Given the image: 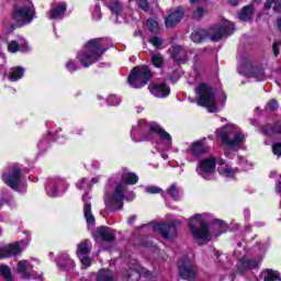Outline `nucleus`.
Instances as JSON below:
<instances>
[{
    "label": "nucleus",
    "mask_w": 281,
    "mask_h": 281,
    "mask_svg": "<svg viewBox=\"0 0 281 281\" xmlns=\"http://www.w3.org/2000/svg\"><path fill=\"white\" fill-rule=\"evenodd\" d=\"M116 173L112 176L105 186L104 203L108 212H115V210H122L124 207V199L126 195V186H135L139 181V177L135 172Z\"/></svg>",
    "instance_id": "1"
},
{
    "label": "nucleus",
    "mask_w": 281,
    "mask_h": 281,
    "mask_svg": "<svg viewBox=\"0 0 281 281\" xmlns=\"http://www.w3.org/2000/svg\"><path fill=\"white\" fill-rule=\"evenodd\" d=\"M131 135L134 142H148L155 139V135H157L167 149L172 146V136L157 123H146V121L140 120L137 125L132 128Z\"/></svg>",
    "instance_id": "2"
},
{
    "label": "nucleus",
    "mask_w": 281,
    "mask_h": 281,
    "mask_svg": "<svg viewBox=\"0 0 281 281\" xmlns=\"http://www.w3.org/2000/svg\"><path fill=\"white\" fill-rule=\"evenodd\" d=\"M109 49L105 38H93L86 43L82 50L77 54V59L82 67H91L102 58L103 54Z\"/></svg>",
    "instance_id": "3"
},
{
    "label": "nucleus",
    "mask_w": 281,
    "mask_h": 281,
    "mask_svg": "<svg viewBox=\"0 0 281 281\" xmlns=\"http://www.w3.org/2000/svg\"><path fill=\"white\" fill-rule=\"evenodd\" d=\"M206 218L207 214H195L189 220V229L198 245H205V243L212 240V233H210Z\"/></svg>",
    "instance_id": "4"
},
{
    "label": "nucleus",
    "mask_w": 281,
    "mask_h": 281,
    "mask_svg": "<svg viewBox=\"0 0 281 281\" xmlns=\"http://www.w3.org/2000/svg\"><path fill=\"white\" fill-rule=\"evenodd\" d=\"M217 137L223 144H226L229 148L238 150L245 142V135L240 133V130L236 125H226L221 130L216 131Z\"/></svg>",
    "instance_id": "5"
},
{
    "label": "nucleus",
    "mask_w": 281,
    "mask_h": 281,
    "mask_svg": "<svg viewBox=\"0 0 281 281\" xmlns=\"http://www.w3.org/2000/svg\"><path fill=\"white\" fill-rule=\"evenodd\" d=\"M195 93L198 95L196 104L199 106H205L209 113H216L218 109L216 106V95L214 93V89H212L210 85L204 82L198 85Z\"/></svg>",
    "instance_id": "6"
},
{
    "label": "nucleus",
    "mask_w": 281,
    "mask_h": 281,
    "mask_svg": "<svg viewBox=\"0 0 281 281\" xmlns=\"http://www.w3.org/2000/svg\"><path fill=\"white\" fill-rule=\"evenodd\" d=\"M151 78L153 71L148 66H138L131 71L127 82L133 89H142V87L148 85Z\"/></svg>",
    "instance_id": "7"
},
{
    "label": "nucleus",
    "mask_w": 281,
    "mask_h": 281,
    "mask_svg": "<svg viewBox=\"0 0 281 281\" xmlns=\"http://www.w3.org/2000/svg\"><path fill=\"white\" fill-rule=\"evenodd\" d=\"M12 19L19 25H29L31 21H34V7L32 3L16 4L13 8Z\"/></svg>",
    "instance_id": "8"
},
{
    "label": "nucleus",
    "mask_w": 281,
    "mask_h": 281,
    "mask_svg": "<svg viewBox=\"0 0 281 281\" xmlns=\"http://www.w3.org/2000/svg\"><path fill=\"white\" fill-rule=\"evenodd\" d=\"M231 34H234V24L229 21H224L222 24H216L207 31L209 38L214 42H218Z\"/></svg>",
    "instance_id": "9"
},
{
    "label": "nucleus",
    "mask_w": 281,
    "mask_h": 281,
    "mask_svg": "<svg viewBox=\"0 0 281 281\" xmlns=\"http://www.w3.org/2000/svg\"><path fill=\"white\" fill-rule=\"evenodd\" d=\"M2 181L12 190H19L21 186V167L19 165H11L8 171L2 173Z\"/></svg>",
    "instance_id": "10"
},
{
    "label": "nucleus",
    "mask_w": 281,
    "mask_h": 281,
    "mask_svg": "<svg viewBox=\"0 0 281 281\" xmlns=\"http://www.w3.org/2000/svg\"><path fill=\"white\" fill-rule=\"evenodd\" d=\"M179 276L182 280L193 281L196 279V266L190 258H183L179 261Z\"/></svg>",
    "instance_id": "11"
},
{
    "label": "nucleus",
    "mask_w": 281,
    "mask_h": 281,
    "mask_svg": "<svg viewBox=\"0 0 281 281\" xmlns=\"http://www.w3.org/2000/svg\"><path fill=\"white\" fill-rule=\"evenodd\" d=\"M69 188V184L67 181L63 178H54L48 181L46 184V192L48 196H60L63 192H67V189Z\"/></svg>",
    "instance_id": "12"
},
{
    "label": "nucleus",
    "mask_w": 281,
    "mask_h": 281,
    "mask_svg": "<svg viewBox=\"0 0 281 281\" xmlns=\"http://www.w3.org/2000/svg\"><path fill=\"white\" fill-rule=\"evenodd\" d=\"M31 238L27 237L26 240H21L18 244H10L9 246H4L0 248V258H12V256H16L30 245Z\"/></svg>",
    "instance_id": "13"
},
{
    "label": "nucleus",
    "mask_w": 281,
    "mask_h": 281,
    "mask_svg": "<svg viewBox=\"0 0 281 281\" xmlns=\"http://www.w3.org/2000/svg\"><path fill=\"white\" fill-rule=\"evenodd\" d=\"M214 170H216V159L214 157L202 159L196 167L198 175L206 180H210L209 175H213Z\"/></svg>",
    "instance_id": "14"
},
{
    "label": "nucleus",
    "mask_w": 281,
    "mask_h": 281,
    "mask_svg": "<svg viewBox=\"0 0 281 281\" xmlns=\"http://www.w3.org/2000/svg\"><path fill=\"white\" fill-rule=\"evenodd\" d=\"M177 225H181V222L175 221L169 224H157L154 229L161 234L162 238L170 240L177 236Z\"/></svg>",
    "instance_id": "15"
},
{
    "label": "nucleus",
    "mask_w": 281,
    "mask_h": 281,
    "mask_svg": "<svg viewBox=\"0 0 281 281\" xmlns=\"http://www.w3.org/2000/svg\"><path fill=\"white\" fill-rule=\"evenodd\" d=\"M143 272L144 268H142L136 260H132L128 265V269L123 272V279L126 281H139Z\"/></svg>",
    "instance_id": "16"
},
{
    "label": "nucleus",
    "mask_w": 281,
    "mask_h": 281,
    "mask_svg": "<svg viewBox=\"0 0 281 281\" xmlns=\"http://www.w3.org/2000/svg\"><path fill=\"white\" fill-rule=\"evenodd\" d=\"M148 89L155 98H168L170 95V86L166 83L151 82Z\"/></svg>",
    "instance_id": "17"
},
{
    "label": "nucleus",
    "mask_w": 281,
    "mask_h": 281,
    "mask_svg": "<svg viewBox=\"0 0 281 281\" xmlns=\"http://www.w3.org/2000/svg\"><path fill=\"white\" fill-rule=\"evenodd\" d=\"M186 16V10L182 7H178L172 10L169 15L166 18L165 23L167 27H175L178 23L181 22V19Z\"/></svg>",
    "instance_id": "18"
},
{
    "label": "nucleus",
    "mask_w": 281,
    "mask_h": 281,
    "mask_svg": "<svg viewBox=\"0 0 281 281\" xmlns=\"http://www.w3.org/2000/svg\"><path fill=\"white\" fill-rule=\"evenodd\" d=\"M207 150H210V148L205 146V138H202L201 140L191 144V146L186 149V153L193 157H201V155H205Z\"/></svg>",
    "instance_id": "19"
},
{
    "label": "nucleus",
    "mask_w": 281,
    "mask_h": 281,
    "mask_svg": "<svg viewBox=\"0 0 281 281\" xmlns=\"http://www.w3.org/2000/svg\"><path fill=\"white\" fill-rule=\"evenodd\" d=\"M30 47L27 46V42L23 36H18V41H11L8 44V52L11 54H16V52H29Z\"/></svg>",
    "instance_id": "20"
},
{
    "label": "nucleus",
    "mask_w": 281,
    "mask_h": 281,
    "mask_svg": "<svg viewBox=\"0 0 281 281\" xmlns=\"http://www.w3.org/2000/svg\"><path fill=\"white\" fill-rule=\"evenodd\" d=\"M89 199H91L89 193L82 195V201L85 202L83 214L88 225H95V217L93 216V213H91V203L88 202Z\"/></svg>",
    "instance_id": "21"
},
{
    "label": "nucleus",
    "mask_w": 281,
    "mask_h": 281,
    "mask_svg": "<svg viewBox=\"0 0 281 281\" xmlns=\"http://www.w3.org/2000/svg\"><path fill=\"white\" fill-rule=\"evenodd\" d=\"M57 266L64 271H69L76 267V262L69 258V255L61 254L57 259Z\"/></svg>",
    "instance_id": "22"
},
{
    "label": "nucleus",
    "mask_w": 281,
    "mask_h": 281,
    "mask_svg": "<svg viewBox=\"0 0 281 281\" xmlns=\"http://www.w3.org/2000/svg\"><path fill=\"white\" fill-rule=\"evenodd\" d=\"M218 164V172L222 177H226L227 179L234 177L236 175V169H232L229 165L225 164V160L221 159L217 161Z\"/></svg>",
    "instance_id": "23"
},
{
    "label": "nucleus",
    "mask_w": 281,
    "mask_h": 281,
    "mask_svg": "<svg viewBox=\"0 0 281 281\" xmlns=\"http://www.w3.org/2000/svg\"><path fill=\"white\" fill-rule=\"evenodd\" d=\"M98 234L105 243H112V240H115V231L109 227L101 226L98 229Z\"/></svg>",
    "instance_id": "24"
},
{
    "label": "nucleus",
    "mask_w": 281,
    "mask_h": 281,
    "mask_svg": "<svg viewBox=\"0 0 281 281\" xmlns=\"http://www.w3.org/2000/svg\"><path fill=\"white\" fill-rule=\"evenodd\" d=\"M25 76V69L23 67H13L9 70L8 79L10 82H18Z\"/></svg>",
    "instance_id": "25"
},
{
    "label": "nucleus",
    "mask_w": 281,
    "mask_h": 281,
    "mask_svg": "<svg viewBox=\"0 0 281 281\" xmlns=\"http://www.w3.org/2000/svg\"><path fill=\"white\" fill-rule=\"evenodd\" d=\"M65 12H67V3L61 2L56 8L53 9L52 14L49 15V19L52 21L56 19H63V16H65Z\"/></svg>",
    "instance_id": "26"
},
{
    "label": "nucleus",
    "mask_w": 281,
    "mask_h": 281,
    "mask_svg": "<svg viewBox=\"0 0 281 281\" xmlns=\"http://www.w3.org/2000/svg\"><path fill=\"white\" fill-rule=\"evenodd\" d=\"M91 240L85 239L77 246V256H89L91 254Z\"/></svg>",
    "instance_id": "27"
},
{
    "label": "nucleus",
    "mask_w": 281,
    "mask_h": 281,
    "mask_svg": "<svg viewBox=\"0 0 281 281\" xmlns=\"http://www.w3.org/2000/svg\"><path fill=\"white\" fill-rule=\"evenodd\" d=\"M32 263L27 260H22L18 262V273L22 276V278H30V271H32Z\"/></svg>",
    "instance_id": "28"
},
{
    "label": "nucleus",
    "mask_w": 281,
    "mask_h": 281,
    "mask_svg": "<svg viewBox=\"0 0 281 281\" xmlns=\"http://www.w3.org/2000/svg\"><path fill=\"white\" fill-rule=\"evenodd\" d=\"M263 281H281L280 273L272 269H266L261 272Z\"/></svg>",
    "instance_id": "29"
},
{
    "label": "nucleus",
    "mask_w": 281,
    "mask_h": 281,
    "mask_svg": "<svg viewBox=\"0 0 281 281\" xmlns=\"http://www.w3.org/2000/svg\"><path fill=\"white\" fill-rule=\"evenodd\" d=\"M207 31L205 30H198V31H194L192 34H191V41L193 43H203V41H205V38H207Z\"/></svg>",
    "instance_id": "30"
},
{
    "label": "nucleus",
    "mask_w": 281,
    "mask_h": 281,
    "mask_svg": "<svg viewBox=\"0 0 281 281\" xmlns=\"http://www.w3.org/2000/svg\"><path fill=\"white\" fill-rule=\"evenodd\" d=\"M240 265L244 270L256 269L258 267V265H260V261H258L256 259H249L247 257H244L240 259Z\"/></svg>",
    "instance_id": "31"
},
{
    "label": "nucleus",
    "mask_w": 281,
    "mask_h": 281,
    "mask_svg": "<svg viewBox=\"0 0 281 281\" xmlns=\"http://www.w3.org/2000/svg\"><path fill=\"white\" fill-rule=\"evenodd\" d=\"M251 16H254V5H246L239 13L240 21H251Z\"/></svg>",
    "instance_id": "32"
},
{
    "label": "nucleus",
    "mask_w": 281,
    "mask_h": 281,
    "mask_svg": "<svg viewBox=\"0 0 281 281\" xmlns=\"http://www.w3.org/2000/svg\"><path fill=\"white\" fill-rule=\"evenodd\" d=\"M97 281H113V271L101 269L97 276Z\"/></svg>",
    "instance_id": "33"
},
{
    "label": "nucleus",
    "mask_w": 281,
    "mask_h": 281,
    "mask_svg": "<svg viewBox=\"0 0 281 281\" xmlns=\"http://www.w3.org/2000/svg\"><path fill=\"white\" fill-rule=\"evenodd\" d=\"M266 10H273V12L281 13V0H267L265 3Z\"/></svg>",
    "instance_id": "34"
},
{
    "label": "nucleus",
    "mask_w": 281,
    "mask_h": 281,
    "mask_svg": "<svg viewBox=\"0 0 281 281\" xmlns=\"http://www.w3.org/2000/svg\"><path fill=\"white\" fill-rule=\"evenodd\" d=\"M167 194H169L173 201H179L181 191L177 188V184L173 183L167 189Z\"/></svg>",
    "instance_id": "35"
},
{
    "label": "nucleus",
    "mask_w": 281,
    "mask_h": 281,
    "mask_svg": "<svg viewBox=\"0 0 281 281\" xmlns=\"http://www.w3.org/2000/svg\"><path fill=\"white\" fill-rule=\"evenodd\" d=\"M151 64L156 69H161V67H164V56L161 53L151 54Z\"/></svg>",
    "instance_id": "36"
},
{
    "label": "nucleus",
    "mask_w": 281,
    "mask_h": 281,
    "mask_svg": "<svg viewBox=\"0 0 281 281\" xmlns=\"http://www.w3.org/2000/svg\"><path fill=\"white\" fill-rule=\"evenodd\" d=\"M251 78H255L257 82H262L263 80H267V75L265 74V70L262 68H256L251 71Z\"/></svg>",
    "instance_id": "37"
},
{
    "label": "nucleus",
    "mask_w": 281,
    "mask_h": 281,
    "mask_svg": "<svg viewBox=\"0 0 281 281\" xmlns=\"http://www.w3.org/2000/svg\"><path fill=\"white\" fill-rule=\"evenodd\" d=\"M108 8L113 14H122V2L120 0H112Z\"/></svg>",
    "instance_id": "38"
},
{
    "label": "nucleus",
    "mask_w": 281,
    "mask_h": 281,
    "mask_svg": "<svg viewBox=\"0 0 281 281\" xmlns=\"http://www.w3.org/2000/svg\"><path fill=\"white\" fill-rule=\"evenodd\" d=\"M147 26L149 32H151V34H159V23H157V21L153 19L148 20Z\"/></svg>",
    "instance_id": "39"
},
{
    "label": "nucleus",
    "mask_w": 281,
    "mask_h": 281,
    "mask_svg": "<svg viewBox=\"0 0 281 281\" xmlns=\"http://www.w3.org/2000/svg\"><path fill=\"white\" fill-rule=\"evenodd\" d=\"M0 276H3L4 280H10L12 278V271L8 266H0Z\"/></svg>",
    "instance_id": "40"
},
{
    "label": "nucleus",
    "mask_w": 281,
    "mask_h": 281,
    "mask_svg": "<svg viewBox=\"0 0 281 281\" xmlns=\"http://www.w3.org/2000/svg\"><path fill=\"white\" fill-rule=\"evenodd\" d=\"M214 225H218V227H222V231L220 233L213 234L214 236H221V234H225L227 232V223L223 220H215Z\"/></svg>",
    "instance_id": "41"
},
{
    "label": "nucleus",
    "mask_w": 281,
    "mask_h": 281,
    "mask_svg": "<svg viewBox=\"0 0 281 281\" xmlns=\"http://www.w3.org/2000/svg\"><path fill=\"white\" fill-rule=\"evenodd\" d=\"M78 190H91V184L87 181V178H82L77 182Z\"/></svg>",
    "instance_id": "42"
},
{
    "label": "nucleus",
    "mask_w": 281,
    "mask_h": 281,
    "mask_svg": "<svg viewBox=\"0 0 281 281\" xmlns=\"http://www.w3.org/2000/svg\"><path fill=\"white\" fill-rule=\"evenodd\" d=\"M205 14V9L202 7H199L195 11H193L192 19H195V21H199L200 19H203V15Z\"/></svg>",
    "instance_id": "43"
},
{
    "label": "nucleus",
    "mask_w": 281,
    "mask_h": 281,
    "mask_svg": "<svg viewBox=\"0 0 281 281\" xmlns=\"http://www.w3.org/2000/svg\"><path fill=\"white\" fill-rule=\"evenodd\" d=\"M78 258L83 269H88V267H91V258H89L87 255L79 256Z\"/></svg>",
    "instance_id": "44"
},
{
    "label": "nucleus",
    "mask_w": 281,
    "mask_h": 281,
    "mask_svg": "<svg viewBox=\"0 0 281 281\" xmlns=\"http://www.w3.org/2000/svg\"><path fill=\"white\" fill-rule=\"evenodd\" d=\"M66 69L67 71H70V74H74V71H78L79 67L77 66L76 61L70 59L66 63Z\"/></svg>",
    "instance_id": "45"
},
{
    "label": "nucleus",
    "mask_w": 281,
    "mask_h": 281,
    "mask_svg": "<svg viewBox=\"0 0 281 281\" xmlns=\"http://www.w3.org/2000/svg\"><path fill=\"white\" fill-rule=\"evenodd\" d=\"M149 43L151 45H154V47H156V49H159V47H161V45H164V40H161V37H151L149 38Z\"/></svg>",
    "instance_id": "46"
},
{
    "label": "nucleus",
    "mask_w": 281,
    "mask_h": 281,
    "mask_svg": "<svg viewBox=\"0 0 281 281\" xmlns=\"http://www.w3.org/2000/svg\"><path fill=\"white\" fill-rule=\"evenodd\" d=\"M92 16L95 21H100V19H102V13H101V9H100V4H95L93 12H92Z\"/></svg>",
    "instance_id": "47"
},
{
    "label": "nucleus",
    "mask_w": 281,
    "mask_h": 281,
    "mask_svg": "<svg viewBox=\"0 0 281 281\" xmlns=\"http://www.w3.org/2000/svg\"><path fill=\"white\" fill-rule=\"evenodd\" d=\"M145 192H147V194H159V192H161V188L149 186L145 188Z\"/></svg>",
    "instance_id": "48"
},
{
    "label": "nucleus",
    "mask_w": 281,
    "mask_h": 281,
    "mask_svg": "<svg viewBox=\"0 0 281 281\" xmlns=\"http://www.w3.org/2000/svg\"><path fill=\"white\" fill-rule=\"evenodd\" d=\"M138 8H140V10H144V12H148L150 8V5L148 4V0H139Z\"/></svg>",
    "instance_id": "49"
},
{
    "label": "nucleus",
    "mask_w": 281,
    "mask_h": 281,
    "mask_svg": "<svg viewBox=\"0 0 281 281\" xmlns=\"http://www.w3.org/2000/svg\"><path fill=\"white\" fill-rule=\"evenodd\" d=\"M278 106H280V104H278L276 99L270 100V102L267 104V109L269 111H276L278 109Z\"/></svg>",
    "instance_id": "50"
},
{
    "label": "nucleus",
    "mask_w": 281,
    "mask_h": 281,
    "mask_svg": "<svg viewBox=\"0 0 281 281\" xmlns=\"http://www.w3.org/2000/svg\"><path fill=\"white\" fill-rule=\"evenodd\" d=\"M273 155H277V157H281V143H277L272 146Z\"/></svg>",
    "instance_id": "51"
},
{
    "label": "nucleus",
    "mask_w": 281,
    "mask_h": 281,
    "mask_svg": "<svg viewBox=\"0 0 281 281\" xmlns=\"http://www.w3.org/2000/svg\"><path fill=\"white\" fill-rule=\"evenodd\" d=\"M108 101L110 102V106H117V104H120V99L115 95H110Z\"/></svg>",
    "instance_id": "52"
},
{
    "label": "nucleus",
    "mask_w": 281,
    "mask_h": 281,
    "mask_svg": "<svg viewBox=\"0 0 281 281\" xmlns=\"http://www.w3.org/2000/svg\"><path fill=\"white\" fill-rule=\"evenodd\" d=\"M280 42H274L272 45L273 54L274 56H278L280 54Z\"/></svg>",
    "instance_id": "53"
},
{
    "label": "nucleus",
    "mask_w": 281,
    "mask_h": 281,
    "mask_svg": "<svg viewBox=\"0 0 281 281\" xmlns=\"http://www.w3.org/2000/svg\"><path fill=\"white\" fill-rule=\"evenodd\" d=\"M49 135H52V133H48V136L46 138L40 140L38 148H43V144H49Z\"/></svg>",
    "instance_id": "54"
},
{
    "label": "nucleus",
    "mask_w": 281,
    "mask_h": 281,
    "mask_svg": "<svg viewBox=\"0 0 281 281\" xmlns=\"http://www.w3.org/2000/svg\"><path fill=\"white\" fill-rule=\"evenodd\" d=\"M99 182H100V176L92 178L91 181L89 182V184L92 188L94 186V183H99Z\"/></svg>",
    "instance_id": "55"
},
{
    "label": "nucleus",
    "mask_w": 281,
    "mask_h": 281,
    "mask_svg": "<svg viewBox=\"0 0 281 281\" xmlns=\"http://www.w3.org/2000/svg\"><path fill=\"white\" fill-rule=\"evenodd\" d=\"M135 221H137V215H132L128 217L127 223H128V225H133V223H135Z\"/></svg>",
    "instance_id": "56"
},
{
    "label": "nucleus",
    "mask_w": 281,
    "mask_h": 281,
    "mask_svg": "<svg viewBox=\"0 0 281 281\" xmlns=\"http://www.w3.org/2000/svg\"><path fill=\"white\" fill-rule=\"evenodd\" d=\"M126 201H133L135 199V193L131 192L127 196H125Z\"/></svg>",
    "instance_id": "57"
},
{
    "label": "nucleus",
    "mask_w": 281,
    "mask_h": 281,
    "mask_svg": "<svg viewBox=\"0 0 281 281\" xmlns=\"http://www.w3.org/2000/svg\"><path fill=\"white\" fill-rule=\"evenodd\" d=\"M276 191L278 194H281V181L277 184Z\"/></svg>",
    "instance_id": "58"
},
{
    "label": "nucleus",
    "mask_w": 281,
    "mask_h": 281,
    "mask_svg": "<svg viewBox=\"0 0 281 281\" xmlns=\"http://www.w3.org/2000/svg\"><path fill=\"white\" fill-rule=\"evenodd\" d=\"M244 214H245V218H249V214H250V213H249V210H245V211H244Z\"/></svg>",
    "instance_id": "59"
},
{
    "label": "nucleus",
    "mask_w": 281,
    "mask_h": 281,
    "mask_svg": "<svg viewBox=\"0 0 281 281\" xmlns=\"http://www.w3.org/2000/svg\"><path fill=\"white\" fill-rule=\"evenodd\" d=\"M239 164H241L243 166V164H246V160L244 158H240Z\"/></svg>",
    "instance_id": "60"
},
{
    "label": "nucleus",
    "mask_w": 281,
    "mask_h": 281,
    "mask_svg": "<svg viewBox=\"0 0 281 281\" xmlns=\"http://www.w3.org/2000/svg\"><path fill=\"white\" fill-rule=\"evenodd\" d=\"M161 157H162V159H168V155L167 154H162Z\"/></svg>",
    "instance_id": "61"
},
{
    "label": "nucleus",
    "mask_w": 281,
    "mask_h": 281,
    "mask_svg": "<svg viewBox=\"0 0 281 281\" xmlns=\"http://www.w3.org/2000/svg\"><path fill=\"white\" fill-rule=\"evenodd\" d=\"M93 168H100V164L99 162H95V165H92Z\"/></svg>",
    "instance_id": "62"
},
{
    "label": "nucleus",
    "mask_w": 281,
    "mask_h": 281,
    "mask_svg": "<svg viewBox=\"0 0 281 281\" xmlns=\"http://www.w3.org/2000/svg\"><path fill=\"white\" fill-rule=\"evenodd\" d=\"M231 4L238 5V1H232Z\"/></svg>",
    "instance_id": "63"
},
{
    "label": "nucleus",
    "mask_w": 281,
    "mask_h": 281,
    "mask_svg": "<svg viewBox=\"0 0 281 281\" xmlns=\"http://www.w3.org/2000/svg\"><path fill=\"white\" fill-rule=\"evenodd\" d=\"M0 74H3V65H0Z\"/></svg>",
    "instance_id": "64"
}]
</instances>
